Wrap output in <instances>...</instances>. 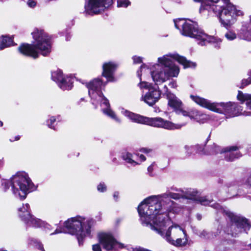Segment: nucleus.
Wrapping results in <instances>:
<instances>
[{
    "label": "nucleus",
    "instance_id": "f257e3e1",
    "mask_svg": "<svg viewBox=\"0 0 251 251\" xmlns=\"http://www.w3.org/2000/svg\"><path fill=\"white\" fill-rule=\"evenodd\" d=\"M198 192L189 190L186 192L181 191V193L168 192L160 195L152 196L145 199L138 206V211L139 215L142 216V219L145 220L147 216H153L160 213L170 212L174 207V202L171 200H178L184 198L192 200L201 205H209L212 201L206 197H200Z\"/></svg>",
    "mask_w": 251,
    "mask_h": 251
},
{
    "label": "nucleus",
    "instance_id": "f03ea898",
    "mask_svg": "<svg viewBox=\"0 0 251 251\" xmlns=\"http://www.w3.org/2000/svg\"><path fill=\"white\" fill-rule=\"evenodd\" d=\"M176 60L184 68L195 67L196 64L190 62L177 54H169L158 58V64L155 66V70L148 71L151 74L153 80L156 85L169 80L170 77H176L179 72V68L175 64Z\"/></svg>",
    "mask_w": 251,
    "mask_h": 251
},
{
    "label": "nucleus",
    "instance_id": "7ed1b4c3",
    "mask_svg": "<svg viewBox=\"0 0 251 251\" xmlns=\"http://www.w3.org/2000/svg\"><path fill=\"white\" fill-rule=\"evenodd\" d=\"M190 98L202 107L217 113H224L230 117H234L239 114L251 116V95L244 94L240 91H238L237 98L241 103L246 102L247 109L244 111L241 107L235 102L211 103L208 100L197 96L191 95Z\"/></svg>",
    "mask_w": 251,
    "mask_h": 251
},
{
    "label": "nucleus",
    "instance_id": "20e7f679",
    "mask_svg": "<svg viewBox=\"0 0 251 251\" xmlns=\"http://www.w3.org/2000/svg\"><path fill=\"white\" fill-rule=\"evenodd\" d=\"M140 217L143 225L150 227L167 242L180 236H184L186 233L184 230L177 225H173L170 226L167 230L166 229L167 226L171 224L169 213L167 212H163L153 216L147 215L145 221L142 219V215H140Z\"/></svg>",
    "mask_w": 251,
    "mask_h": 251
},
{
    "label": "nucleus",
    "instance_id": "39448f33",
    "mask_svg": "<svg viewBox=\"0 0 251 251\" xmlns=\"http://www.w3.org/2000/svg\"><path fill=\"white\" fill-rule=\"evenodd\" d=\"M195 2H201L200 12L207 10L208 12H213L219 17L221 23L226 28L230 26L236 21L237 16H242L243 12L237 9L235 6L231 3L226 5V7L215 5L213 3L218 2L219 0H193ZM225 3L229 0H223Z\"/></svg>",
    "mask_w": 251,
    "mask_h": 251
},
{
    "label": "nucleus",
    "instance_id": "423d86ee",
    "mask_svg": "<svg viewBox=\"0 0 251 251\" xmlns=\"http://www.w3.org/2000/svg\"><path fill=\"white\" fill-rule=\"evenodd\" d=\"M34 42L33 44H23L18 47L22 54L37 58L39 54L46 56L51 51L50 39L44 30L36 29L32 33Z\"/></svg>",
    "mask_w": 251,
    "mask_h": 251
},
{
    "label": "nucleus",
    "instance_id": "0eeeda50",
    "mask_svg": "<svg viewBox=\"0 0 251 251\" xmlns=\"http://www.w3.org/2000/svg\"><path fill=\"white\" fill-rule=\"evenodd\" d=\"M1 185L4 192L11 187L13 194L21 200L25 199L27 194L35 189L34 184L25 172H18L11 180H2Z\"/></svg>",
    "mask_w": 251,
    "mask_h": 251
},
{
    "label": "nucleus",
    "instance_id": "6e6552de",
    "mask_svg": "<svg viewBox=\"0 0 251 251\" xmlns=\"http://www.w3.org/2000/svg\"><path fill=\"white\" fill-rule=\"evenodd\" d=\"M174 22L177 29H180L182 27V35L196 39L201 46L205 45L207 43L214 42L216 40L215 38L209 36L199 28L196 22L189 19L185 21L183 19L174 20Z\"/></svg>",
    "mask_w": 251,
    "mask_h": 251
},
{
    "label": "nucleus",
    "instance_id": "1a4fd4ad",
    "mask_svg": "<svg viewBox=\"0 0 251 251\" xmlns=\"http://www.w3.org/2000/svg\"><path fill=\"white\" fill-rule=\"evenodd\" d=\"M122 112L133 122L146 124L155 127L163 128L167 130L180 129L187 123V122H185L176 124L160 117L148 118L136 114L127 110H123Z\"/></svg>",
    "mask_w": 251,
    "mask_h": 251
},
{
    "label": "nucleus",
    "instance_id": "9d476101",
    "mask_svg": "<svg viewBox=\"0 0 251 251\" xmlns=\"http://www.w3.org/2000/svg\"><path fill=\"white\" fill-rule=\"evenodd\" d=\"M94 223L92 219L86 220L84 217L77 216L66 221L64 226L71 234L76 235L80 245L81 240L85 236L90 234L91 228Z\"/></svg>",
    "mask_w": 251,
    "mask_h": 251
},
{
    "label": "nucleus",
    "instance_id": "9b49d317",
    "mask_svg": "<svg viewBox=\"0 0 251 251\" xmlns=\"http://www.w3.org/2000/svg\"><path fill=\"white\" fill-rule=\"evenodd\" d=\"M224 213L233 222L231 226V228L233 229L231 233L233 236H236L239 233L243 231L247 232V230L250 229V223L247 219L228 210H225Z\"/></svg>",
    "mask_w": 251,
    "mask_h": 251
},
{
    "label": "nucleus",
    "instance_id": "f8f14e48",
    "mask_svg": "<svg viewBox=\"0 0 251 251\" xmlns=\"http://www.w3.org/2000/svg\"><path fill=\"white\" fill-rule=\"evenodd\" d=\"M141 88H145L148 89V91L145 95H143L141 100L144 101L150 106H152L157 102L160 98L161 92L158 86L153 87L150 84L143 81L139 84Z\"/></svg>",
    "mask_w": 251,
    "mask_h": 251
},
{
    "label": "nucleus",
    "instance_id": "ddd939ff",
    "mask_svg": "<svg viewBox=\"0 0 251 251\" xmlns=\"http://www.w3.org/2000/svg\"><path fill=\"white\" fill-rule=\"evenodd\" d=\"M113 3V0H89L85 4V12L90 15L98 14Z\"/></svg>",
    "mask_w": 251,
    "mask_h": 251
},
{
    "label": "nucleus",
    "instance_id": "4468645a",
    "mask_svg": "<svg viewBox=\"0 0 251 251\" xmlns=\"http://www.w3.org/2000/svg\"><path fill=\"white\" fill-rule=\"evenodd\" d=\"M100 243L103 249L110 251L118 248H123L124 245L117 242L109 233L101 232L99 234Z\"/></svg>",
    "mask_w": 251,
    "mask_h": 251
},
{
    "label": "nucleus",
    "instance_id": "2eb2a0df",
    "mask_svg": "<svg viewBox=\"0 0 251 251\" xmlns=\"http://www.w3.org/2000/svg\"><path fill=\"white\" fill-rule=\"evenodd\" d=\"M51 78L56 82L58 86L62 90H69L73 87V78L68 76H64L60 70L51 73Z\"/></svg>",
    "mask_w": 251,
    "mask_h": 251
},
{
    "label": "nucleus",
    "instance_id": "dca6fc26",
    "mask_svg": "<svg viewBox=\"0 0 251 251\" xmlns=\"http://www.w3.org/2000/svg\"><path fill=\"white\" fill-rule=\"evenodd\" d=\"M166 98L168 100V105L173 108L177 114L183 116L187 114L188 111L183 108V103L176 95L171 92L166 93Z\"/></svg>",
    "mask_w": 251,
    "mask_h": 251
},
{
    "label": "nucleus",
    "instance_id": "f3484780",
    "mask_svg": "<svg viewBox=\"0 0 251 251\" xmlns=\"http://www.w3.org/2000/svg\"><path fill=\"white\" fill-rule=\"evenodd\" d=\"M106 83L102 82L99 78H95L87 84L86 86L88 89V93L91 99L96 98V96L102 93L101 90L102 86L104 87Z\"/></svg>",
    "mask_w": 251,
    "mask_h": 251
},
{
    "label": "nucleus",
    "instance_id": "a211bd4d",
    "mask_svg": "<svg viewBox=\"0 0 251 251\" xmlns=\"http://www.w3.org/2000/svg\"><path fill=\"white\" fill-rule=\"evenodd\" d=\"M117 67V65L112 62H106L103 64L102 75L106 78L107 81L115 80L113 75Z\"/></svg>",
    "mask_w": 251,
    "mask_h": 251
},
{
    "label": "nucleus",
    "instance_id": "6ab92c4d",
    "mask_svg": "<svg viewBox=\"0 0 251 251\" xmlns=\"http://www.w3.org/2000/svg\"><path fill=\"white\" fill-rule=\"evenodd\" d=\"M239 149V148L236 146L227 147L223 149L221 153H225V158L226 161H232L241 156V154L238 151Z\"/></svg>",
    "mask_w": 251,
    "mask_h": 251
},
{
    "label": "nucleus",
    "instance_id": "aec40b11",
    "mask_svg": "<svg viewBox=\"0 0 251 251\" xmlns=\"http://www.w3.org/2000/svg\"><path fill=\"white\" fill-rule=\"evenodd\" d=\"M185 117H188L191 120H196L200 123H204L208 119L207 115L201 113L195 109H191L187 112V114Z\"/></svg>",
    "mask_w": 251,
    "mask_h": 251
},
{
    "label": "nucleus",
    "instance_id": "412c9836",
    "mask_svg": "<svg viewBox=\"0 0 251 251\" xmlns=\"http://www.w3.org/2000/svg\"><path fill=\"white\" fill-rule=\"evenodd\" d=\"M138 156H139V158L141 159V162L144 161L146 160V157L143 154H140V155L137 154L132 155V154L128 152L126 153V154H123L122 155V158L126 162L130 163L133 166H135L136 165L139 164L138 162L134 160V159H136Z\"/></svg>",
    "mask_w": 251,
    "mask_h": 251
},
{
    "label": "nucleus",
    "instance_id": "4be33fe9",
    "mask_svg": "<svg viewBox=\"0 0 251 251\" xmlns=\"http://www.w3.org/2000/svg\"><path fill=\"white\" fill-rule=\"evenodd\" d=\"M18 215L21 220L24 222L27 219L30 217V211L29 205L26 203L23 205L22 207L18 209Z\"/></svg>",
    "mask_w": 251,
    "mask_h": 251
},
{
    "label": "nucleus",
    "instance_id": "5701e85b",
    "mask_svg": "<svg viewBox=\"0 0 251 251\" xmlns=\"http://www.w3.org/2000/svg\"><path fill=\"white\" fill-rule=\"evenodd\" d=\"M92 100L93 104H96L100 102L102 111L103 108H108L110 107L108 100L103 96L102 93L96 96V98H93Z\"/></svg>",
    "mask_w": 251,
    "mask_h": 251
},
{
    "label": "nucleus",
    "instance_id": "b1692460",
    "mask_svg": "<svg viewBox=\"0 0 251 251\" xmlns=\"http://www.w3.org/2000/svg\"><path fill=\"white\" fill-rule=\"evenodd\" d=\"M240 36L243 39L251 41V17L250 23L241 28Z\"/></svg>",
    "mask_w": 251,
    "mask_h": 251
},
{
    "label": "nucleus",
    "instance_id": "393cba45",
    "mask_svg": "<svg viewBox=\"0 0 251 251\" xmlns=\"http://www.w3.org/2000/svg\"><path fill=\"white\" fill-rule=\"evenodd\" d=\"M24 223L29 226H33L34 227H41L44 225V223L40 219H37L31 214L30 217L27 218Z\"/></svg>",
    "mask_w": 251,
    "mask_h": 251
},
{
    "label": "nucleus",
    "instance_id": "a878e982",
    "mask_svg": "<svg viewBox=\"0 0 251 251\" xmlns=\"http://www.w3.org/2000/svg\"><path fill=\"white\" fill-rule=\"evenodd\" d=\"M187 242L188 240L185 233L184 236H180L175 239L169 240L168 242L176 247H184L186 245Z\"/></svg>",
    "mask_w": 251,
    "mask_h": 251
},
{
    "label": "nucleus",
    "instance_id": "bb28decb",
    "mask_svg": "<svg viewBox=\"0 0 251 251\" xmlns=\"http://www.w3.org/2000/svg\"><path fill=\"white\" fill-rule=\"evenodd\" d=\"M14 45L12 38L7 36H2L0 38V50Z\"/></svg>",
    "mask_w": 251,
    "mask_h": 251
},
{
    "label": "nucleus",
    "instance_id": "cd10ccee",
    "mask_svg": "<svg viewBox=\"0 0 251 251\" xmlns=\"http://www.w3.org/2000/svg\"><path fill=\"white\" fill-rule=\"evenodd\" d=\"M194 151H196L197 153L201 154V155H208L212 154L215 152H217L218 151H210L208 152H206V150L204 149V147L202 145H196L194 146Z\"/></svg>",
    "mask_w": 251,
    "mask_h": 251
},
{
    "label": "nucleus",
    "instance_id": "c85d7f7f",
    "mask_svg": "<svg viewBox=\"0 0 251 251\" xmlns=\"http://www.w3.org/2000/svg\"><path fill=\"white\" fill-rule=\"evenodd\" d=\"M103 112L110 117L112 119L115 120L116 122L120 123L121 122L120 120L116 116L115 113L110 108H103Z\"/></svg>",
    "mask_w": 251,
    "mask_h": 251
},
{
    "label": "nucleus",
    "instance_id": "c756f323",
    "mask_svg": "<svg viewBox=\"0 0 251 251\" xmlns=\"http://www.w3.org/2000/svg\"><path fill=\"white\" fill-rule=\"evenodd\" d=\"M103 112L110 117L112 119L115 120L116 122L120 123L121 122L120 120L116 116L115 113L110 108H103Z\"/></svg>",
    "mask_w": 251,
    "mask_h": 251
},
{
    "label": "nucleus",
    "instance_id": "7c9ffc66",
    "mask_svg": "<svg viewBox=\"0 0 251 251\" xmlns=\"http://www.w3.org/2000/svg\"><path fill=\"white\" fill-rule=\"evenodd\" d=\"M218 151L217 152H215L212 154H211H211H216V153H221V151H223V149H221L220 147L217 146L215 144H212V145L211 146H209L208 147V149L206 150V152H208V151Z\"/></svg>",
    "mask_w": 251,
    "mask_h": 251
},
{
    "label": "nucleus",
    "instance_id": "2f4dec72",
    "mask_svg": "<svg viewBox=\"0 0 251 251\" xmlns=\"http://www.w3.org/2000/svg\"><path fill=\"white\" fill-rule=\"evenodd\" d=\"M130 4L129 0H118L117 1V6L119 7H127Z\"/></svg>",
    "mask_w": 251,
    "mask_h": 251
},
{
    "label": "nucleus",
    "instance_id": "473e14b6",
    "mask_svg": "<svg viewBox=\"0 0 251 251\" xmlns=\"http://www.w3.org/2000/svg\"><path fill=\"white\" fill-rule=\"evenodd\" d=\"M200 236L203 238L211 239L213 238L215 235H214L212 233L207 232L206 231H203L201 233Z\"/></svg>",
    "mask_w": 251,
    "mask_h": 251
},
{
    "label": "nucleus",
    "instance_id": "72a5a7b5",
    "mask_svg": "<svg viewBox=\"0 0 251 251\" xmlns=\"http://www.w3.org/2000/svg\"><path fill=\"white\" fill-rule=\"evenodd\" d=\"M185 152L186 154V157L190 156L194 151V146H189L186 145L184 147Z\"/></svg>",
    "mask_w": 251,
    "mask_h": 251
},
{
    "label": "nucleus",
    "instance_id": "f704fd0d",
    "mask_svg": "<svg viewBox=\"0 0 251 251\" xmlns=\"http://www.w3.org/2000/svg\"><path fill=\"white\" fill-rule=\"evenodd\" d=\"M225 36L226 38L228 40H229V41L233 40L236 38V34L234 32H233L232 31H227L225 34Z\"/></svg>",
    "mask_w": 251,
    "mask_h": 251
},
{
    "label": "nucleus",
    "instance_id": "c9c22d12",
    "mask_svg": "<svg viewBox=\"0 0 251 251\" xmlns=\"http://www.w3.org/2000/svg\"><path fill=\"white\" fill-rule=\"evenodd\" d=\"M251 83V77H249L248 79H244L242 80V81L241 82V85L240 86V88L242 89Z\"/></svg>",
    "mask_w": 251,
    "mask_h": 251
},
{
    "label": "nucleus",
    "instance_id": "e433bc0d",
    "mask_svg": "<svg viewBox=\"0 0 251 251\" xmlns=\"http://www.w3.org/2000/svg\"><path fill=\"white\" fill-rule=\"evenodd\" d=\"M56 118L54 116H52L50 119L47 121L48 126L50 128L54 129V126H52L53 124L55 122Z\"/></svg>",
    "mask_w": 251,
    "mask_h": 251
},
{
    "label": "nucleus",
    "instance_id": "4c0bfd02",
    "mask_svg": "<svg viewBox=\"0 0 251 251\" xmlns=\"http://www.w3.org/2000/svg\"><path fill=\"white\" fill-rule=\"evenodd\" d=\"M97 189L100 192H103L106 191V187L104 183H100L97 186Z\"/></svg>",
    "mask_w": 251,
    "mask_h": 251
},
{
    "label": "nucleus",
    "instance_id": "58836bf2",
    "mask_svg": "<svg viewBox=\"0 0 251 251\" xmlns=\"http://www.w3.org/2000/svg\"><path fill=\"white\" fill-rule=\"evenodd\" d=\"M26 3L29 7L34 8L36 6L37 3L35 0H28Z\"/></svg>",
    "mask_w": 251,
    "mask_h": 251
},
{
    "label": "nucleus",
    "instance_id": "ea45409f",
    "mask_svg": "<svg viewBox=\"0 0 251 251\" xmlns=\"http://www.w3.org/2000/svg\"><path fill=\"white\" fill-rule=\"evenodd\" d=\"M132 58L134 63H140L142 62V58L140 57L134 56Z\"/></svg>",
    "mask_w": 251,
    "mask_h": 251
},
{
    "label": "nucleus",
    "instance_id": "a19ab883",
    "mask_svg": "<svg viewBox=\"0 0 251 251\" xmlns=\"http://www.w3.org/2000/svg\"><path fill=\"white\" fill-rule=\"evenodd\" d=\"M154 165V163H152L148 168V171L149 173L150 174V176H151V173L153 170V166Z\"/></svg>",
    "mask_w": 251,
    "mask_h": 251
},
{
    "label": "nucleus",
    "instance_id": "79ce46f5",
    "mask_svg": "<svg viewBox=\"0 0 251 251\" xmlns=\"http://www.w3.org/2000/svg\"><path fill=\"white\" fill-rule=\"evenodd\" d=\"M169 86L173 88H176L177 87L176 81L173 80H172L171 82H170Z\"/></svg>",
    "mask_w": 251,
    "mask_h": 251
},
{
    "label": "nucleus",
    "instance_id": "37998d69",
    "mask_svg": "<svg viewBox=\"0 0 251 251\" xmlns=\"http://www.w3.org/2000/svg\"><path fill=\"white\" fill-rule=\"evenodd\" d=\"M92 249L94 251H101L100 247L98 244L94 245Z\"/></svg>",
    "mask_w": 251,
    "mask_h": 251
},
{
    "label": "nucleus",
    "instance_id": "c03bdc74",
    "mask_svg": "<svg viewBox=\"0 0 251 251\" xmlns=\"http://www.w3.org/2000/svg\"><path fill=\"white\" fill-rule=\"evenodd\" d=\"M140 151L146 153H148L152 151V150L146 148H142L141 149Z\"/></svg>",
    "mask_w": 251,
    "mask_h": 251
},
{
    "label": "nucleus",
    "instance_id": "a18cd8bd",
    "mask_svg": "<svg viewBox=\"0 0 251 251\" xmlns=\"http://www.w3.org/2000/svg\"><path fill=\"white\" fill-rule=\"evenodd\" d=\"M118 196H119V193L118 192H114V193L113 194V198L115 201H117L118 200Z\"/></svg>",
    "mask_w": 251,
    "mask_h": 251
},
{
    "label": "nucleus",
    "instance_id": "49530a36",
    "mask_svg": "<svg viewBox=\"0 0 251 251\" xmlns=\"http://www.w3.org/2000/svg\"><path fill=\"white\" fill-rule=\"evenodd\" d=\"M164 91H165L164 95L166 96V93H167L168 92H170L168 91V89L166 85H165L164 86Z\"/></svg>",
    "mask_w": 251,
    "mask_h": 251
},
{
    "label": "nucleus",
    "instance_id": "de8ad7c7",
    "mask_svg": "<svg viewBox=\"0 0 251 251\" xmlns=\"http://www.w3.org/2000/svg\"><path fill=\"white\" fill-rule=\"evenodd\" d=\"M247 182L249 185L251 186V175L249 176Z\"/></svg>",
    "mask_w": 251,
    "mask_h": 251
},
{
    "label": "nucleus",
    "instance_id": "09e8293b",
    "mask_svg": "<svg viewBox=\"0 0 251 251\" xmlns=\"http://www.w3.org/2000/svg\"><path fill=\"white\" fill-rule=\"evenodd\" d=\"M60 232H62V231L61 230H60L58 229H56L55 230V232L51 233L50 235H53V234H57V233H60Z\"/></svg>",
    "mask_w": 251,
    "mask_h": 251
},
{
    "label": "nucleus",
    "instance_id": "8fccbe9b",
    "mask_svg": "<svg viewBox=\"0 0 251 251\" xmlns=\"http://www.w3.org/2000/svg\"><path fill=\"white\" fill-rule=\"evenodd\" d=\"M235 185V182H233L231 184H229L227 186V187L228 188H230L232 187V186H234Z\"/></svg>",
    "mask_w": 251,
    "mask_h": 251
},
{
    "label": "nucleus",
    "instance_id": "3c124183",
    "mask_svg": "<svg viewBox=\"0 0 251 251\" xmlns=\"http://www.w3.org/2000/svg\"><path fill=\"white\" fill-rule=\"evenodd\" d=\"M39 248L42 250V251H45V250L43 248V246L42 245H40L39 246Z\"/></svg>",
    "mask_w": 251,
    "mask_h": 251
},
{
    "label": "nucleus",
    "instance_id": "603ef678",
    "mask_svg": "<svg viewBox=\"0 0 251 251\" xmlns=\"http://www.w3.org/2000/svg\"><path fill=\"white\" fill-rule=\"evenodd\" d=\"M70 38H71V36L70 35H67L66 39V40L69 41V40H70Z\"/></svg>",
    "mask_w": 251,
    "mask_h": 251
},
{
    "label": "nucleus",
    "instance_id": "864d4df0",
    "mask_svg": "<svg viewBox=\"0 0 251 251\" xmlns=\"http://www.w3.org/2000/svg\"><path fill=\"white\" fill-rule=\"evenodd\" d=\"M3 165V161L2 160H0V168L2 167Z\"/></svg>",
    "mask_w": 251,
    "mask_h": 251
},
{
    "label": "nucleus",
    "instance_id": "5fc2aeb1",
    "mask_svg": "<svg viewBox=\"0 0 251 251\" xmlns=\"http://www.w3.org/2000/svg\"><path fill=\"white\" fill-rule=\"evenodd\" d=\"M137 75H138V77L140 78V80H141V75L140 74L139 71H138Z\"/></svg>",
    "mask_w": 251,
    "mask_h": 251
},
{
    "label": "nucleus",
    "instance_id": "6e6d98bb",
    "mask_svg": "<svg viewBox=\"0 0 251 251\" xmlns=\"http://www.w3.org/2000/svg\"><path fill=\"white\" fill-rule=\"evenodd\" d=\"M20 139V136H17L15 137V141H17V140H19Z\"/></svg>",
    "mask_w": 251,
    "mask_h": 251
},
{
    "label": "nucleus",
    "instance_id": "4d7b16f0",
    "mask_svg": "<svg viewBox=\"0 0 251 251\" xmlns=\"http://www.w3.org/2000/svg\"><path fill=\"white\" fill-rule=\"evenodd\" d=\"M143 69H145V67H144L143 66H141L140 67V72H142Z\"/></svg>",
    "mask_w": 251,
    "mask_h": 251
},
{
    "label": "nucleus",
    "instance_id": "13d9d810",
    "mask_svg": "<svg viewBox=\"0 0 251 251\" xmlns=\"http://www.w3.org/2000/svg\"><path fill=\"white\" fill-rule=\"evenodd\" d=\"M219 206H220V205H219L218 204H216L215 205V207L216 208H218Z\"/></svg>",
    "mask_w": 251,
    "mask_h": 251
},
{
    "label": "nucleus",
    "instance_id": "bf43d9fd",
    "mask_svg": "<svg viewBox=\"0 0 251 251\" xmlns=\"http://www.w3.org/2000/svg\"><path fill=\"white\" fill-rule=\"evenodd\" d=\"M248 75H251V70H250V71H248Z\"/></svg>",
    "mask_w": 251,
    "mask_h": 251
},
{
    "label": "nucleus",
    "instance_id": "052dcab7",
    "mask_svg": "<svg viewBox=\"0 0 251 251\" xmlns=\"http://www.w3.org/2000/svg\"><path fill=\"white\" fill-rule=\"evenodd\" d=\"M116 160H117V159H116V158L115 157V158H114L112 159V161H113V162H116Z\"/></svg>",
    "mask_w": 251,
    "mask_h": 251
},
{
    "label": "nucleus",
    "instance_id": "680f3d73",
    "mask_svg": "<svg viewBox=\"0 0 251 251\" xmlns=\"http://www.w3.org/2000/svg\"><path fill=\"white\" fill-rule=\"evenodd\" d=\"M3 125V123L0 121V126H2Z\"/></svg>",
    "mask_w": 251,
    "mask_h": 251
},
{
    "label": "nucleus",
    "instance_id": "e2e57ef3",
    "mask_svg": "<svg viewBox=\"0 0 251 251\" xmlns=\"http://www.w3.org/2000/svg\"><path fill=\"white\" fill-rule=\"evenodd\" d=\"M198 219H199V220H200L201 218L200 217H198Z\"/></svg>",
    "mask_w": 251,
    "mask_h": 251
},
{
    "label": "nucleus",
    "instance_id": "0e129e2a",
    "mask_svg": "<svg viewBox=\"0 0 251 251\" xmlns=\"http://www.w3.org/2000/svg\"><path fill=\"white\" fill-rule=\"evenodd\" d=\"M250 248H251V244L250 245Z\"/></svg>",
    "mask_w": 251,
    "mask_h": 251
}]
</instances>
